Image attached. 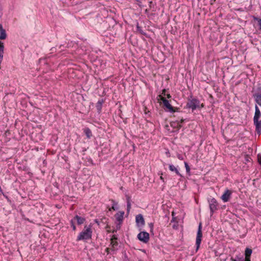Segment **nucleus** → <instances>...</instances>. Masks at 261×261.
<instances>
[{
	"label": "nucleus",
	"instance_id": "obj_1",
	"mask_svg": "<svg viewBox=\"0 0 261 261\" xmlns=\"http://www.w3.org/2000/svg\"><path fill=\"white\" fill-rule=\"evenodd\" d=\"M92 233L91 226H85L84 229L80 232L79 235L77 236L76 240L79 241L81 240H87L90 239L92 237Z\"/></svg>",
	"mask_w": 261,
	"mask_h": 261
},
{
	"label": "nucleus",
	"instance_id": "obj_2",
	"mask_svg": "<svg viewBox=\"0 0 261 261\" xmlns=\"http://www.w3.org/2000/svg\"><path fill=\"white\" fill-rule=\"evenodd\" d=\"M187 106L188 108L191 109L193 111L196 109H200L201 107H203V105H201L200 107V101L198 99L194 98L189 100L187 102Z\"/></svg>",
	"mask_w": 261,
	"mask_h": 261
},
{
	"label": "nucleus",
	"instance_id": "obj_3",
	"mask_svg": "<svg viewBox=\"0 0 261 261\" xmlns=\"http://www.w3.org/2000/svg\"><path fill=\"white\" fill-rule=\"evenodd\" d=\"M201 229H202L201 223H200L198 226V229L197 236H196V251H197L199 249L200 245V243L201 242V238L202 237Z\"/></svg>",
	"mask_w": 261,
	"mask_h": 261
},
{
	"label": "nucleus",
	"instance_id": "obj_4",
	"mask_svg": "<svg viewBox=\"0 0 261 261\" xmlns=\"http://www.w3.org/2000/svg\"><path fill=\"white\" fill-rule=\"evenodd\" d=\"M137 238L140 241L146 243L149 240V234L146 231H141L138 234Z\"/></svg>",
	"mask_w": 261,
	"mask_h": 261
},
{
	"label": "nucleus",
	"instance_id": "obj_5",
	"mask_svg": "<svg viewBox=\"0 0 261 261\" xmlns=\"http://www.w3.org/2000/svg\"><path fill=\"white\" fill-rule=\"evenodd\" d=\"M136 222L138 227H143L145 225L144 219L141 214L136 216Z\"/></svg>",
	"mask_w": 261,
	"mask_h": 261
},
{
	"label": "nucleus",
	"instance_id": "obj_6",
	"mask_svg": "<svg viewBox=\"0 0 261 261\" xmlns=\"http://www.w3.org/2000/svg\"><path fill=\"white\" fill-rule=\"evenodd\" d=\"M161 99L163 102L164 106L167 108L170 112H174L173 108L172 106L170 104L169 101L167 100L165 97H161Z\"/></svg>",
	"mask_w": 261,
	"mask_h": 261
},
{
	"label": "nucleus",
	"instance_id": "obj_7",
	"mask_svg": "<svg viewBox=\"0 0 261 261\" xmlns=\"http://www.w3.org/2000/svg\"><path fill=\"white\" fill-rule=\"evenodd\" d=\"M117 238L113 236L112 238L111 239V245L112 246V250L114 251L116 249H117V246L118 245V243L117 241Z\"/></svg>",
	"mask_w": 261,
	"mask_h": 261
},
{
	"label": "nucleus",
	"instance_id": "obj_8",
	"mask_svg": "<svg viewBox=\"0 0 261 261\" xmlns=\"http://www.w3.org/2000/svg\"><path fill=\"white\" fill-rule=\"evenodd\" d=\"M253 122L255 126V131L257 134L260 135L261 134V120H253Z\"/></svg>",
	"mask_w": 261,
	"mask_h": 261
},
{
	"label": "nucleus",
	"instance_id": "obj_9",
	"mask_svg": "<svg viewBox=\"0 0 261 261\" xmlns=\"http://www.w3.org/2000/svg\"><path fill=\"white\" fill-rule=\"evenodd\" d=\"M217 206L216 200L214 198L212 199L210 201V208L212 214L217 209Z\"/></svg>",
	"mask_w": 261,
	"mask_h": 261
},
{
	"label": "nucleus",
	"instance_id": "obj_10",
	"mask_svg": "<svg viewBox=\"0 0 261 261\" xmlns=\"http://www.w3.org/2000/svg\"><path fill=\"white\" fill-rule=\"evenodd\" d=\"M252 253V250L251 249L249 248H246L245 251V258L244 259V261H251L250 256Z\"/></svg>",
	"mask_w": 261,
	"mask_h": 261
},
{
	"label": "nucleus",
	"instance_id": "obj_11",
	"mask_svg": "<svg viewBox=\"0 0 261 261\" xmlns=\"http://www.w3.org/2000/svg\"><path fill=\"white\" fill-rule=\"evenodd\" d=\"M261 117V112L258 106L255 105V113L253 117V120H259V118Z\"/></svg>",
	"mask_w": 261,
	"mask_h": 261
},
{
	"label": "nucleus",
	"instance_id": "obj_12",
	"mask_svg": "<svg viewBox=\"0 0 261 261\" xmlns=\"http://www.w3.org/2000/svg\"><path fill=\"white\" fill-rule=\"evenodd\" d=\"M7 37V34L6 31L3 29L2 24H0V39L4 40Z\"/></svg>",
	"mask_w": 261,
	"mask_h": 261
},
{
	"label": "nucleus",
	"instance_id": "obj_13",
	"mask_svg": "<svg viewBox=\"0 0 261 261\" xmlns=\"http://www.w3.org/2000/svg\"><path fill=\"white\" fill-rule=\"evenodd\" d=\"M73 220H75L77 222V223L79 224V225H81V224H82L84 223V222H85V219L84 218H83V217H79V216L77 215H76L74 218H73Z\"/></svg>",
	"mask_w": 261,
	"mask_h": 261
},
{
	"label": "nucleus",
	"instance_id": "obj_14",
	"mask_svg": "<svg viewBox=\"0 0 261 261\" xmlns=\"http://www.w3.org/2000/svg\"><path fill=\"white\" fill-rule=\"evenodd\" d=\"M4 49V43L1 41H0V64L1 63L3 58Z\"/></svg>",
	"mask_w": 261,
	"mask_h": 261
},
{
	"label": "nucleus",
	"instance_id": "obj_15",
	"mask_svg": "<svg viewBox=\"0 0 261 261\" xmlns=\"http://www.w3.org/2000/svg\"><path fill=\"white\" fill-rule=\"evenodd\" d=\"M169 170L171 171L175 172L176 174L179 175L181 177L182 176V175L179 172L177 168H176L174 165H169Z\"/></svg>",
	"mask_w": 261,
	"mask_h": 261
},
{
	"label": "nucleus",
	"instance_id": "obj_16",
	"mask_svg": "<svg viewBox=\"0 0 261 261\" xmlns=\"http://www.w3.org/2000/svg\"><path fill=\"white\" fill-rule=\"evenodd\" d=\"M221 199L224 202H226L228 200V189H226L224 193L222 195Z\"/></svg>",
	"mask_w": 261,
	"mask_h": 261
},
{
	"label": "nucleus",
	"instance_id": "obj_17",
	"mask_svg": "<svg viewBox=\"0 0 261 261\" xmlns=\"http://www.w3.org/2000/svg\"><path fill=\"white\" fill-rule=\"evenodd\" d=\"M126 198L127 202V212L128 213L131 207V199L130 197L127 195H126Z\"/></svg>",
	"mask_w": 261,
	"mask_h": 261
},
{
	"label": "nucleus",
	"instance_id": "obj_18",
	"mask_svg": "<svg viewBox=\"0 0 261 261\" xmlns=\"http://www.w3.org/2000/svg\"><path fill=\"white\" fill-rule=\"evenodd\" d=\"M124 214V212H119L117 213L115 215L116 220L119 222L122 221L123 218Z\"/></svg>",
	"mask_w": 261,
	"mask_h": 261
},
{
	"label": "nucleus",
	"instance_id": "obj_19",
	"mask_svg": "<svg viewBox=\"0 0 261 261\" xmlns=\"http://www.w3.org/2000/svg\"><path fill=\"white\" fill-rule=\"evenodd\" d=\"M253 97L255 101L260 100L261 98V93L260 92H255L253 94Z\"/></svg>",
	"mask_w": 261,
	"mask_h": 261
},
{
	"label": "nucleus",
	"instance_id": "obj_20",
	"mask_svg": "<svg viewBox=\"0 0 261 261\" xmlns=\"http://www.w3.org/2000/svg\"><path fill=\"white\" fill-rule=\"evenodd\" d=\"M84 132L88 138H90L92 136V132L89 128H86L84 129Z\"/></svg>",
	"mask_w": 261,
	"mask_h": 261
},
{
	"label": "nucleus",
	"instance_id": "obj_21",
	"mask_svg": "<svg viewBox=\"0 0 261 261\" xmlns=\"http://www.w3.org/2000/svg\"><path fill=\"white\" fill-rule=\"evenodd\" d=\"M253 19L257 21L258 25L259 26V30L261 31V18L254 16Z\"/></svg>",
	"mask_w": 261,
	"mask_h": 261
},
{
	"label": "nucleus",
	"instance_id": "obj_22",
	"mask_svg": "<svg viewBox=\"0 0 261 261\" xmlns=\"http://www.w3.org/2000/svg\"><path fill=\"white\" fill-rule=\"evenodd\" d=\"M230 259L231 261H244V258L242 255L240 257H238L237 259H234L231 257Z\"/></svg>",
	"mask_w": 261,
	"mask_h": 261
},
{
	"label": "nucleus",
	"instance_id": "obj_23",
	"mask_svg": "<svg viewBox=\"0 0 261 261\" xmlns=\"http://www.w3.org/2000/svg\"><path fill=\"white\" fill-rule=\"evenodd\" d=\"M184 164H185V168H186V172L188 173H189L190 171V168L187 162H185Z\"/></svg>",
	"mask_w": 261,
	"mask_h": 261
},
{
	"label": "nucleus",
	"instance_id": "obj_24",
	"mask_svg": "<svg viewBox=\"0 0 261 261\" xmlns=\"http://www.w3.org/2000/svg\"><path fill=\"white\" fill-rule=\"evenodd\" d=\"M251 158L249 155H245V163L246 162H251Z\"/></svg>",
	"mask_w": 261,
	"mask_h": 261
},
{
	"label": "nucleus",
	"instance_id": "obj_25",
	"mask_svg": "<svg viewBox=\"0 0 261 261\" xmlns=\"http://www.w3.org/2000/svg\"><path fill=\"white\" fill-rule=\"evenodd\" d=\"M112 201L113 202V206H112V208L114 210H117V207H116L117 203H116L114 200H112Z\"/></svg>",
	"mask_w": 261,
	"mask_h": 261
},
{
	"label": "nucleus",
	"instance_id": "obj_26",
	"mask_svg": "<svg viewBox=\"0 0 261 261\" xmlns=\"http://www.w3.org/2000/svg\"><path fill=\"white\" fill-rule=\"evenodd\" d=\"M257 160L258 163L261 165V154H258L257 155Z\"/></svg>",
	"mask_w": 261,
	"mask_h": 261
},
{
	"label": "nucleus",
	"instance_id": "obj_27",
	"mask_svg": "<svg viewBox=\"0 0 261 261\" xmlns=\"http://www.w3.org/2000/svg\"><path fill=\"white\" fill-rule=\"evenodd\" d=\"M73 220H72L71 221V226L72 227V229L73 230H75L76 229V227L74 225V224H73Z\"/></svg>",
	"mask_w": 261,
	"mask_h": 261
},
{
	"label": "nucleus",
	"instance_id": "obj_28",
	"mask_svg": "<svg viewBox=\"0 0 261 261\" xmlns=\"http://www.w3.org/2000/svg\"><path fill=\"white\" fill-rule=\"evenodd\" d=\"M149 226L150 228V231H152L153 229V224L152 223H149Z\"/></svg>",
	"mask_w": 261,
	"mask_h": 261
},
{
	"label": "nucleus",
	"instance_id": "obj_29",
	"mask_svg": "<svg viewBox=\"0 0 261 261\" xmlns=\"http://www.w3.org/2000/svg\"><path fill=\"white\" fill-rule=\"evenodd\" d=\"M256 92H260L261 93V86H260L257 88Z\"/></svg>",
	"mask_w": 261,
	"mask_h": 261
},
{
	"label": "nucleus",
	"instance_id": "obj_30",
	"mask_svg": "<svg viewBox=\"0 0 261 261\" xmlns=\"http://www.w3.org/2000/svg\"><path fill=\"white\" fill-rule=\"evenodd\" d=\"M255 102L261 107V100L255 101Z\"/></svg>",
	"mask_w": 261,
	"mask_h": 261
},
{
	"label": "nucleus",
	"instance_id": "obj_31",
	"mask_svg": "<svg viewBox=\"0 0 261 261\" xmlns=\"http://www.w3.org/2000/svg\"><path fill=\"white\" fill-rule=\"evenodd\" d=\"M183 122H184V120H183V119H181V120H180V124H178V127H179V128L181 127V123H182Z\"/></svg>",
	"mask_w": 261,
	"mask_h": 261
},
{
	"label": "nucleus",
	"instance_id": "obj_32",
	"mask_svg": "<svg viewBox=\"0 0 261 261\" xmlns=\"http://www.w3.org/2000/svg\"><path fill=\"white\" fill-rule=\"evenodd\" d=\"M137 30L140 31L142 34V32L141 31L140 27L138 25H137Z\"/></svg>",
	"mask_w": 261,
	"mask_h": 261
},
{
	"label": "nucleus",
	"instance_id": "obj_33",
	"mask_svg": "<svg viewBox=\"0 0 261 261\" xmlns=\"http://www.w3.org/2000/svg\"><path fill=\"white\" fill-rule=\"evenodd\" d=\"M148 3L149 4V7H151V4H152V1H148Z\"/></svg>",
	"mask_w": 261,
	"mask_h": 261
},
{
	"label": "nucleus",
	"instance_id": "obj_34",
	"mask_svg": "<svg viewBox=\"0 0 261 261\" xmlns=\"http://www.w3.org/2000/svg\"><path fill=\"white\" fill-rule=\"evenodd\" d=\"M165 92H166V90L164 89L163 90L162 94H164V95H166Z\"/></svg>",
	"mask_w": 261,
	"mask_h": 261
},
{
	"label": "nucleus",
	"instance_id": "obj_35",
	"mask_svg": "<svg viewBox=\"0 0 261 261\" xmlns=\"http://www.w3.org/2000/svg\"><path fill=\"white\" fill-rule=\"evenodd\" d=\"M167 97L168 98H170L171 97V96L169 94H167Z\"/></svg>",
	"mask_w": 261,
	"mask_h": 261
},
{
	"label": "nucleus",
	"instance_id": "obj_36",
	"mask_svg": "<svg viewBox=\"0 0 261 261\" xmlns=\"http://www.w3.org/2000/svg\"><path fill=\"white\" fill-rule=\"evenodd\" d=\"M109 248H107L106 249V251L108 252V253H109Z\"/></svg>",
	"mask_w": 261,
	"mask_h": 261
},
{
	"label": "nucleus",
	"instance_id": "obj_37",
	"mask_svg": "<svg viewBox=\"0 0 261 261\" xmlns=\"http://www.w3.org/2000/svg\"><path fill=\"white\" fill-rule=\"evenodd\" d=\"M229 197H230V195H231V192H230V191H229Z\"/></svg>",
	"mask_w": 261,
	"mask_h": 261
},
{
	"label": "nucleus",
	"instance_id": "obj_38",
	"mask_svg": "<svg viewBox=\"0 0 261 261\" xmlns=\"http://www.w3.org/2000/svg\"><path fill=\"white\" fill-rule=\"evenodd\" d=\"M97 107L98 108V109H100V107H98V106H97Z\"/></svg>",
	"mask_w": 261,
	"mask_h": 261
},
{
	"label": "nucleus",
	"instance_id": "obj_39",
	"mask_svg": "<svg viewBox=\"0 0 261 261\" xmlns=\"http://www.w3.org/2000/svg\"><path fill=\"white\" fill-rule=\"evenodd\" d=\"M97 107L98 108V109H100V107H98V106H97Z\"/></svg>",
	"mask_w": 261,
	"mask_h": 261
},
{
	"label": "nucleus",
	"instance_id": "obj_40",
	"mask_svg": "<svg viewBox=\"0 0 261 261\" xmlns=\"http://www.w3.org/2000/svg\"><path fill=\"white\" fill-rule=\"evenodd\" d=\"M221 261H226V259H225L224 260H222V259H221Z\"/></svg>",
	"mask_w": 261,
	"mask_h": 261
},
{
	"label": "nucleus",
	"instance_id": "obj_41",
	"mask_svg": "<svg viewBox=\"0 0 261 261\" xmlns=\"http://www.w3.org/2000/svg\"><path fill=\"white\" fill-rule=\"evenodd\" d=\"M229 144H230V142H231V141H230V140H229Z\"/></svg>",
	"mask_w": 261,
	"mask_h": 261
}]
</instances>
